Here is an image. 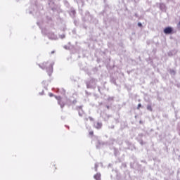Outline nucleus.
<instances>
[{
  "mask_svg": "<svg viewBox=\"0 0 180 180\" xmlns=\"http://www.w3.org/2000/svg\"><path fill=\"white\" fill-rule=\"evenodd\" d=\"M40 68L42 70H47L49 72H53V65L49 62H44L39 65Z\"/></svg>",
  "mask_w": 180,
  "mask_h": 180,
  "instance_id": "obj_1",
  "label": "nucleus"
},
{
  "mask_svg": "<svg viewBox=\"0 0 180 180\" xmlns=\"http://www.w3.org/2000/svg\"><path fill=\"white\" fill-rule=\"evenodd\" d=\"M56 99L58 100V105H60L61 109H63V108H64L65 106V103H64V101H63V98H61V96H55Z\"/></svg>",
  "mask_w": 180,
  "mask_h": 180,
  "instance_id": "obj_2",
  "label": "nucleus"
},
{
  "mask_svg": "<svg viewBox=\"0 0 180 180\" xmlns=\"http://www.w3.org/2000/svg\"><path fill=\"white\" fill-rule=\"evenodd\" d=\"M164 33L165 34H172L174 33V29L172 27H167L164 29Z\"/></svg>",
  "mask_w": 180,
  "mask_h": 180,
  "instance_id": "obj_3",
  "label": "nucleus"
},
{
  "mask_svg": "<svg viewBox=\"0 0 180 180\" xmlns=\"http://www.w3.org/2000/svg\"><path fill=\"white\" fill-rule=\"evenodd\" d=\"M94 178L96 180H101V174L100 173H97L96 174H95L94 176Z\"/></svg>",
  "mask_w": 180,
  "mask_h": 180,
  "instance_id": "obj_4",
  "label": "nucleus"
},
{
  "mask_svg": "<svg viewBox=\"0 0 180 180\" xmlns=\"http://www.w3.org/2000/svg\"><path fill=\"white\" fill-rule=\"evenodd\" d=\"M96 129H102V123L101 122H97L96 124Z\"/></svg>",
  "mask_w": 180,
  "mask_h": 180,
  "instance_id": "obj_5",
  "label": "nucleus"
},
{
  "mask_svg": "<svg viewBox=\"0 0 180 180\" xmlns=\"http://www.w3.org/2000/svg\"><path fill=\"white\" fill-rule=\"evenodd\" d=\"M147 109L148 110H150V112H153V107H151V105H148Z\"/></svg>",
  "mask_w": 180,
  "mask_h": 180,
  "instance_id": "obj_6",
  "label": "nucleus"
},
{
  "mask_svg": "<svg viewBox=\"0 0 180 180\" xmlns=\"http://www.w3.org/2000/svg\"><path fill=\"white\" fill-rule=\"evenodd\" d=\"M77 103V100H74L73 101L70 102V105H75Z\"/></svg>",
  "mask_w": 180,
  "mask_h": 180,
  "instance_id": "obj_7",
  "label": "nucleus"
},
{
  "mask_svg": "<svg viewBox=\"0 0 180 180\" xmlns=\"http://www.w3.org/2000/svg\"><path fill=\"white\" fill-rule=\"evenodd\" d=\"M89 134V136H94V131H90Z\"/></svg>",
  "mask_w": 180,
  "mask_h": 180,
  "instance_id": "obj_8",
  "label": "nucleus"
},
{
  "mask_svg": "<svg viewBox=\"0 0 180 180\" xmlns=\"http://www.w3.org/2000/svg\"><path fill=\"white\" fill-rule=\"evenodd\" d=\"M138 26H139V27H143V24H141V22H139V23H138Z\"/></svg>",
  "mask_w": 180,
  "mask_h": 180,
  "instance_id": "obj_9",
  "label": "nucleus"
},
{
  "mask_svg": "<svg viewBox=\"0 0 180 180\" xmlns=\"http://www.w3.org/2000/svg\"><path fill=\"white\" fill-rule=\"evenodd\" d=\"M52 168H53V169H57V167H56V165H53Z\"/></svg>",
  "mask_w": 180,
  "mask_h": 180,
  "instance_id": "obj_10",
  "label": "nucleus"
},
{
  "mask_svg": "<svg viewBox=\"0 0 180 180\" xmlns=\"http://www.w3.org/2000/svg\"><path fill=\"white\" fill-rule=\"evenodd\" d=\"M141 106V105L139 103V104H138V106H137V109L139 110V109H140V107Z\"/></svg>",
  "mask_w": 180,
  "mask_h": 180,
  "instance_id": "obj_11",
  "label": "nucleus"
},
{
  "mask_svg": "<svg viewBox=\"0 0 180 180\" xmlns=\"http://www.w3.org/2000/svg\"><path fill=\"white\" fill-rule=\"evenodd\" d=\"M49 96H53V94H49Z\"/></svg>",
  "mask_w": 180,
  "mask_h": 180,
  "instance_id": "obj_12",
  "label": "nucleus"
},
{
  "mask_svg": "<svg viewBox=\"0 0 180 180\" xmlns=\"http://www.w3.org/2000/svg\"><path fill=\"white\" fill-rule=\"evenodd\" d=\"M51 54H54V51H52V52H51Z\"/></svg>",
  "mask_w": 180,
  "mask_h": 180,
  "instance_id": "obj_13",
  "label": "nucleus"
},
{
  "mask_svg": "<svg viewBox=\"0 0 180 180\" xmlns=\"http://www.w3.org/2000/svg\"><path fill=\"white\" fill-rule=\"evenodd\" d=\"M107 109H109V106L108 105L107 106Z\"/></svg>",
  "mask_w": 180,
  "mask_h": 180,
  "instance_id": "obj_14",
  "label": "nucleus"
}]
</instances>
